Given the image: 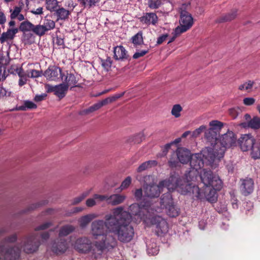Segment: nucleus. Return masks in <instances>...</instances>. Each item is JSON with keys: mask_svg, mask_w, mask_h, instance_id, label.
<instances>
[{"mask_svg": "<svg viewBox=\"0 0 260 260\" xmlns=\"http://www.w3.org/2000/svg\"><path fill=\"white\" fill-rule=\"evenodd\" d=\"M113 213V216H110L107 219L108 231L116 236L117 239L122 243L131 242L134 238L135 231L133 226L130 224V214L123 211L122 207L114 209Z\"/></svg>", "mask_w": 260, "mask_h": 260, "instance_id": "obj_1", "label": "nucleus"}, {"mask_svg": "<svg viewBox=\"0 0 260 260\" xmlns=\"http://www.w3.org/2000/svg\"><path fill=\"white\" fill-rule=\"evenodd\" d=\"M116 243V240L112 236H104L102 240L95 242L94 244L89 238L82 237L76 239L74 248L79 253L86 254L91 252L92 256L97 259L105 250L113 249Z\"/></svg>", "mask_w": 260, "mask_h": 260, "instance_id": "obj_2", "label": "nucleus"}, {"mask_svg": "<svg viewBox=\"0 0 260 260\" xmlns=\"http://www.w3.org/2000/svg\"><path fill=\"white\" fill-rule=\"evenodd\" d=\"M236 142L235 134L232 131H228L218 139L213 147H205L203 155L210 162H213L215 159H220L223 157L226 149L235 146Z\"/></svg>", "mask_w": 260, "mask_h": 260, "instance_id": "obj_3", "label": "nucleus"}, {"mask_svg": "<svg viewBox=\"0 0 260 260\" xmlns=\"http://www.w3.org/2000/svg\"><path fill=\"white\" fill-rule=\"evenodd\" d=\"M187 187L186 192H191L193 196L197 199L204 200H206L210 203H215L217 200V191L215 187H206L205 189H200L198 186L191 184H186Z\"/></svg>", "mask_w": 260, "mask_h": 260, "instance_id": "obj_4", "label": "nucleus"}, {"mask_svg": "<svg viewBox=\"0 0 260 260\" xmlns=\"http://www.w3.org/2000/svg\"><path fill=\"white\" fill-rule=\"evenodd\" d=\"M183 180L180 178L179 175L175 172H173L170 174V177L165 180H163L160 181V186L162 187H166L168 189L169 191H173L175 189L180 188L181 189L183 188L184 184L182 183ZM189 184V183H185V190L182 191V193L185 194L187 188L186 185Z\"/></svg>", "mask_w": 260, "mask_h": 260, "instance_id": "obj_5", "label": "nucleus"}, {"mask_svg": "<svg viewBox=\"0 0 260 260\" xmlns=\"http://www.w3.org/2000/svg\"><path fill=\"white\" fill-rule=\"evenodd\" d=\"M202 182L205 187H215L216 189L222 188V181L219 177L214 176L211 170L203 169L200 174Z\"/></svg>", "mask_w": 260, "mask_h": 260, "instance_id": "obj_6", "label": "nucleus"}, {"mask_svg": "<svg viewBox=\"0 0 260 260\" xmlns=\"http://www.w3.org/2000/svg\"><path fill=\"white\" fill-rule=\"evenodd\" d=\"M180 25L175 28L177 34H181L189 29L193 24V20L191 15L185 10H181L180 12Z\"/></svg>", "mask_w": 260, "mask_h": 260, "instance_id": "obj_7", "label": "nucleus"}, {"mask_svg": "<svg viewBox=\"0 0 260 260\" xmlns=\"http://www.w3.org/2000/svg\"><path fill=\"white\" fill-rule=\"evenodd\" d=\"M238 143L243 151L251 150L252 156L255 159L254 151L256 148L260 150V143L255 145V140L251 134L242 135L238 140Z\"/></svg>", "mask_w": 260, "mask_h": 260, "instance_id": "obj_8", "label": "nucleus"}, {"mask_svg": "<svg viewBox=\"0 0 260 260\" xmlns=\"http://www.w3.org/2000/svg\"><path fill=\"white\" fill-rule=\"evenodd\" d=\"M203 150L202 151V153H195L191 156L190 158V166L191 169L189 172L188 175L190 176V174L192 173L193 175H197L198 170H200L204 167V160L203 157L209 161L203 155Z\"/></svg>", "mask_w": 260, "mask_h": 260, "instance_id": "obj_9", "label": "nucleus"}, {"mask_svg": "<svg viewBox=\"0 0 260 260\" xmlns=\"http://www.w3.org/2000/svg\"><path fill=\"white\" fill-rule=\"evenodd\" d=\"M110 216H113L112 214H107L105 216V221L103 220H97L92 222L91 224V232L93 236L96 237L99 236L104 235L108 230L107 225V219Z\"/></svg>", "mask_w": 260, "mask_h": 260, "instance_id": "obj_10", "label": "nucleus"}, {"mask_svg": "<svg viewBox=\"0 0 260 260\" xmlns=\"http://www.w3.org/2000/svg\"><path fill=\"white\" fill-rule=\"evenodd\" d=\"M152 224L156 225V234L158 236H163L168 232L169 226L167 221L160 216H155L152 218Z\"/></svg>", "mask_w": 260, "mask_h": 260, "instance_id": "obj_11", "label": "nucleus"}, {"mask_svg": "<svg viewBox=\"0 0 260 260\" xmlns=\"http://www.w3.org/2000/svg\"><path fill=\"white\" fill-rule=\"evenodd\" d=\"M39 238L35 235H31L27 237L23 245V250L26 253H32L36 251L40 245Z\"/></svg>", "mask_w": 260, "mask_h": 260, "instance_id": "obj_12", "label": "nucleus"}, {"mask_svg": "<svg viewBox=\"0 0 260 260\" xmlns=\"http://www.w3.org/2000/svg\"><path fill=\"white\" fill-rule=\"evenodd\" d=\"M20 254V248L19 247L6 249L4 246H0V256H3L5 260H16L19 257Z\"/></svg>", "mask_w": 260, "mask_h": 260, "instance_id": "obj_13", "label": "nucleus"}, {"mask_svg": "<svg viewBox=\"0 0 260 260\" xmlns=\"http://www.w3.org/2000/svg\"><path fill=\"white\" fill-rule=\"evenodd\" d=\"M44 76L47 80L51 81H56L59 78L63 80L64 73L62 72L61 69L55 66H50L44 72Z\"/></svg>", "mask_w": 260, "mask_h": 260, "instance_id": "obj_14", "label": "nucleus"}, {"mask_svg": "<svg viewBox=\"0 0 260 260\" xmlns=\"http://www.w3.org/2000/svg\"><path fill=\"white\" fill-rule=\"evenodd\" d=\"M162 186H160V182L158 185L152 183L151 185L144 186L145 195L150 198H157L159 196Z\"/></svg>", "mask_w": 260, "mask_h": 260, "instance_id": "obj_15", "label": "nucleus"}, {"mask_svg": "<svg viewBox=\"0 0 260 260\" xmlns=\"http://www.w3.org/2000/svg\"><path fill=\"white\" fill-rule=\"evenodd\" d=\"M139 20L141 23L147 26L150 25L155 26L158 23V18L155 13L146 12L139 18Z\"/></svg>", "mask_w": 260, "mask_h": 260, "instance_id": "obj_16", "label": "nucleus"}, {"mask_svg": "<svg viewBox=\"0 0 260 260\" xmlns=\"http://www.w3.org/2000/svg\"><path fill=\"white\" fill-rule=\"evenodd\" d=\"M241 184L240 187L241 193L245 196H247L251 194L254 189V181L251 178H246L241 179Z\"/></svg>", "mask_w": 260, "mask_h": 260, "instance_id": "obj_17", "label": "nucleus"}, {"mask_svg": "<svg viewBox=\"0 0 260 260\" xmlns=\"http://www.w3.org/2000/svg\"><path fill=\"white\" fill-rule=\"evenodd\" d=\"M173 154L176 155L179 162L183 164H187L191 157L190 151L182 147L178 148Z\"/></svg>", "mask_w": 260, "mask_h": 260, "instance_id": "obj_18", "label": "nucleus"}, {"mask_svg": "<svg viewBox=\"0 0 260 260\" xmlns=\"http://www.w3.org/2000/svg\"><path fill=\"white\" fill-rule=\"evenodd\" d=\"M114 58L116 60L124 61L129 59L127 51L123 46L120 45L114 48Z\"/></svg>", "mask_w": 260, "mask_h": 260, "instance_id": "obj_19", "label": "nucleus"}, {"mask_svg": "<svg viewBox=\"0 0 260 260\" xmlns=\"http://www.w3.org/2000/svg\"><path fill=\"white\" fill-rule=\"evenodd\" d=\"M60 239L57 242H54L52 247V250L55 253H64L68 248L67 240L65 239Z\"/></svg>", "mask_w": 260, "mask_h": 260, "instance_id": "obj_20", "label": "nucleus"}, {"mask_svg": "<svg viewBox=\"0 0 260 260\" xmlns=\"http://www.w3.org/2000/svg\"><path fill=\"white\" fill-rule=\"evenodd\" d=\"M63 83L64 84L67 85V86L69 87L70 86H71L70 89L71 90L72 88L77 87H80V85L79 84H77L78 80L76 79V77L74 75V74L72 73L69 74L68 72L67 73V75H65L64 74V77H63Z\"/></svg>", "mask_w": 260, "mask_h": 260, "instance_id": "obj_21", "label": "nucleus"}, {"mask_svg": "<svg viewBox=\"0 0 260 260\" xmlns=\"http://www.w3.org/2000/svg\"><path fill=\"white\" fill-rule=\"evenodd\" d=\"M18 32V28H9L6 32H4L0 37V42L3 44L8 40H13L15 35Z\"/></svg>", "mask_w": 260, "mask_h": 260, "instance_id": "obj_22", "label": "nucleus"}, {"mask_svg": "<svg viewBox=\"0 0 260 260\" xmlns=\"http://www.w3.org/2000/svg\"><path fill=\"white\" fill-rule=\"evenodd\" d=\"M218 133L212 129H207L205 133V137L207 141L210 143V146L206 147H212L214 144L218 142Z\"/></svg>", "mask_w": 260, "mask_h": 260, "instance_id": "obj_23", "label": "nucleus"}, {"mask_svg": "<svg viewBox=\"0 0 260 260\" xmlns=\"http://www.w3.org/2000/svg\"><path fill=\"white\" fill-rule=\"evenodd\" d=\"M240 126L244 128L250 127L252 129H257L260 128V118L254 116L249 121L241 123Z\"/></svg>", "mask_w": 260, "mask_h": 260, "instance_id": "obj_24", "label": "nucleus"}, {"mask_svg": "<svg viewBox=\"0 0 260 260\" xmlns=\"http://www.w3.org/2000/svg\"><path fill=\"white\" fill-rule=\"evenodd\" d=\"M71 11L63 7H58L56 9L54 15L57 16V20H66L69 19Z\"/></svg>", "mask_w": 260, "mask_h": 260, "instance_id": "obj_25", "label": "nucleus"}, {"mask_svg": "<svg viewBox=\"0 0 260 260\" xmlns=\"http://www.w3.org/2000/svg\"><path fill=\"white\" fill-rule=\"evenodd\" d=\"M126 196L120 194H113L109 196L108 204L112 206L119 205L124 202Z\"/></svg>", "mask_w": 260, "mask_h": 260, "instance_id": "obj_26", "label": "nucleus"}, {"mask_svg": "<svg viewBox=\"0 0 260 260\" xmlns=\"http://www.w3.org/2000/svg\"><path fill=\"white\" fill-rule=\"evenodd\" d=\"M160 205L163 208H167L174 204L172 196L170 191L164 193L160 198Z\"/></svg>", "mask_w": 260, "mask_h": 260, "instance_id": "obj_27", "label": "nucleus"}, {"mask_svg": "<svg viewBox=\"0 0 260 260\" xmlns=\"http://www.w3.org/2000/svg\"><path fill=\"white\" fill-rule=\"evenodd\" d=\"M55 95L60 99H62L66 96L69 89L67 85L64 84L63 83L55 85Z\"/></svg>", "mask_w": 260, "mask_h": 260, "instance_id": "obj_28", "label": "nucleus"}, {"mask_svg": "<svg viewBox=\"0 0 260 260\" xmlns=\"http://www.w3.org/2000/svg\"><path fill=\"white\" fill-rule=\"evenodd\" d=\"M75 230V227L71 224H66L61 226L59 230L58 236L59 238L65 237Z\"/></svg>", "mask_w": 260, "mask_h": 260, "instance_id": "obj_29", "label": "nucleus"}, {"mask_svg": "<svg viewBox=\"0 0 260 260\" xmlns=\"http://www.w3.org/2000/svg\"><path fill=\"white\" fill-rule=\"evenodd\" d=\"M237 11L235 10L225 15H222L217 18L216 22L217 23H223L234 20L237 16Z\"/></svg>", "mask_w": 260, "mask_h": 260, "instance_id": "obj_30", "label": "nucleus"}, {"mask_svg": "<svg viewBox=\"0 0 260 260\" xmlns=\"http://www.w3.org/2000/svg\"><path fill=\"white\" fill-rule=\"evenodd\" d=\"M157 161L155 160H150L148 161L143 162L137 169V171L139 173L142 172L146 170L148 168H150L152 167H155L157 166Z\"/></svg>", "mask_w": 260, "mask_h": 260, "instance_id": "obj_31", "label": "nucleus"}, {"mask_svg": "<svg viewBox=\"0 0 260 260\" xmlns=\"http://www.w3.org/2000/svg\"><path fill=\"white\" fill-rule=\"evenodd\" d=\"M82 6L89 9L99 5L101 0H77Z\"/></svg>", "mask_w": 260, "mask_h": 260, "instance_id": "obj_32", "label": "nucleus"}, {"mask_svg": "<svg viewBox=\"0 0 260 260\" xmlns=\"http://www.w3.org/2000/svg\"><path fill=\"white\" fill-rule=\"evenodd\" d=\"M166 213L168 216L171 217H176L178 216L180 212V210L176 205L173 204L166 208Z\"/></svg>", "mask_w": 260, "mask_h": 260, "instance_id": "obj_33", "label": "nucleus"}, {"mask_svg": "<svg viewBox=\"0 0 260 260\" xmlns=\"http://www.w3.org/2000/svg\"><path fill=\"white\" fill-rule=\"evenodd\" d=\"M34 25L28 20H26L20 23L18 30L23 32L32 31Z\"/></svg>", "mask_w": 260, "mask_h": 260, "instance_id": "obj_34", "label": "nucleus"}, {"mask_svg": "<svg viewBox=\"0 0 260 260\" xmlns=\"http://www.w3.org/2000/svg\"><path fill=\"white\" fill-rule=\"evenodd\" d=\"M132 42L134 46L137 47L144 44V40L143 38V32L139 31L137 34L132 37Z\"/></svg>", "mask_w": 260, "mask_h": 260, "instance_id": "obj_35", "label": "nucleus"}, {"mask_svg": "<svg viewBox=\"0 0 260 260\" xmlns=\"http://www.w3.org/2000/svg\"><path fill=\"white\" fill-rule=\"evenodd\" d=\"M94 217L93 214H88L81 217L79 220L80 226L82 228H85Z\"/></svg>", "mask_w": 260, "mask_h": 260, "instance_id": "obj_36", "label": "nucleus"}, {"mask_svg": "<svg viewBox=\"0 0 260 260\" xmlns=\"http://www.w3.org/2000/svg\"><path fill=\"white\" fill-rule=\"evenodd\" d=\"M136 179L138 180L140 183H143L144 187L147 185H151L152 184L151 182L153 181V177L151 175H145L143 176L137 175L136 176Z\"/></svg>", "mask_w": 260, "mask_h": 260, "instance_id": "obj_37", "label": "nucleus"}, {"mask_svg": "<svg viewBox=\"0 0 260 260\" xmlns=\"http://www.w3.org/2000/svg\"><path fill=\"white\" fill-rule=\"evenodd\" d=\"M19 77L18 85L20 86H22L26 83L27 78L29 77V73L26 74L24 72L23 69H20L19 72L17 74Z\"/></svg>", "mask_w": 260, "mask_h": 260, "instance_id": "obj_38", "label": "nucleus"}, {"mask_svg": "<svg viewBox=\"0 0 260 260\" xmlns=\"http://www.w3.org/2000/svg\"><path fill=\"white\" fill-rule=\"evenodd\" d=\"M101 64L104 69L106 71L108 72L111 70V68L112 64L113 61L111 58L109 56H107L106 59L100 58Z\"/></svg>", "mask_w": 260, "mask_h": 260, "instance_id": "obj_39", "label": "nucleus"}, {"mask_svg": "<svg viewBox=\"0 0 260 260\" xmlns=\"http://www.w3.org/2000/svg\"><path fill=\"white\" fill-rule=\"evenodd\" d=\"M209 126L210 127L209 129H212L218 133L223 127V123L218 120H212L209 122Z\"/></svg>", "mask_w": 260, "mask_h": 260, "instance_id": "obj_40", "label": "nucleus"}, {"mask_svg": "<svg viewBox=\"0 0 260 260\" xmlns=\"http://www.w3.org/2000/svg\"><path fill=\"white\" fill-rule=\"evenodd\" d=\"M42 26L46 32L47 31L53 29L55 26V22L51 19H45Z\"/></svg>", "mask_w": 260, "mask_h": 260, "instance_id": "obj_41", "label": "nucleus"}, {"mask_svg": "<svg viewBox=\"0 0 260 260\" xmlns=\"http://www.w3.org/2000/svg\"><path fill=\"white\" fill-rule=\"evenodd\" d=\"M22 39L25 44H31L34 42L35 37L30 32H23Z\"/></svg>", "mask_w": 260, "mask_h": 260, "instance_id": "obj_42", "label": "nucleus"}, {"mask_svg": "<svg viewBox=\"0 0 260 260\" xmlns=\"http://www.w3.org/2000/svg\"><path fill=\"white\" fill-rule=\"evenodd\" d=\"M162 2L159 0H148L147 5L148 8L151 10H155L158 9L162 5Z\"/></svg>", "mask_w": 260, "mask_h": 260, "instance_id": "obj_43", "label": "nucleus"}, {"mask_svg": "<svg viewBox=\"0 0 260 260\" xmlns=\"http://www.w3.org/2000/svg\"><path fill=\"white\" fill-rule=\"evenodd\" d=\"M58 7V2L55 0H49L46 1V9L50 12H55Z\"/></svg>", "mask_w": 260, "mask_h": 260, "instance_id": "obj_44", "label": "nucleus"}, {"mask_svg": "<svg viewBox=\"0 0 260 260\" xmlns=\"http://www.w3.org/2000/svg\"><path fill=\"white\" fill-rule=\"evenodd\" d=\"M32 32L40 37L44 36L46 33L42 25L41 24L34 25Z\"/></svg>", "mask_w": 260, "mask_h": 260, "instance_id": "obj_45", "label": "nucleus"}, {"mask_svg": "<svg viewBox=\"0 0 260 260\" xmlns=\"http://www.w3.org/2000/svg\"><path fill=\"white\" fill-rule=\"evenodd\" d=\"M182 110V108L179 104H176L173 106L171 114L176 118H178L180 116V112Z\"/></svg>", "mask_w": 260, "mask_h": 260, "instance_id": "obj_46", "label": "nucleus"}, {"mask_svg": "<svg viewBox=\"0 0 260 260\" xmlns=\"http://www.w3.org/2000/svg\"><path fill=\"white\" fill-rule=\"evenodd\" d=\"M21 67H19L18 64H12L8 69V72L11 74L16 75L19 72L20 69H22Z\"/></svg>", "mask_w": 260, "mask_h": 260, "instance_id": "obj_47", "label": "nucleus"}, {"mask_svg": "<svg viewBox=\"0 0 260 260\" xmlns=\"http://www.w3.org/2000/svg\"><path fill=\"white\" fill-rule=\"evenodd\" d=\"M132 183V178L127 176L121 183L120 188L121 190L127 188Z\"/></svg>", "mask_w": 260, "mask_h": 260, "instance_id": "obj_48", "label": "nucleus"}, {"mask_svg": "<svg viewBox=\"0 0 260 260\" xmlns=\"http://www.w3.org/2000/svg\"><path fill=\"white\" fill-rule=\"evenodd\" d=\"M27 72L28 73L30 74L29 78H36L42 76V75H43V73L42 71H39L35 69L31 70L29 72L27 71Z\"/></svg>", "mask_w": 260, "mask_h": 260, "instance_id": "obj_49", "label": "nucleus"}, {"mask_svg": "<svg viewBox=\"0 0 260 260\" xmlns=\"http://www.w3.org/2000/svg\"><path fill=\"white\" fill-rule=\"evenodd\" d=\"M158 248L155 245H154V247L153 246H150V245H149L147 247V252L150 255H156L158 253Z\"/></svg>", "mask_w": 260, "mask_h": 260, "instance_id": "obj_50", "label": "nucleus"}, {"mask_svg": "<svg viewBox=\"0 0 260 260\" xmlns=\"http://www.w3.org/2000/svg\"><path fill=\"white\" fill-rule=\"evenodd\" d=\"M11 59L9 57L8 58H6L4 56H0V65L4 67V68H6L7 65H8L10 63Z\"/></svg>", "mask_w": 260, "mask_h": 260, "instance_id": "obj_51", "label": "nucleus"}, {"mask_svg": "<svg viewBox=\"0 0 260 260\" xmlns=\"http://www.w3.org/2000/svg\"><path fill=\"white\" fill-rule=\"evenodd\" d=\"M206 129V126L205 125H202L200 126L198 128L196 129L192 132V137H198L201 134V133L205 131Z\"/></svg>", "mask_w": 260, "mask_h": 260, "instance_id": "obj_52", "label": "nucleus"}, {"mask_svg": "<svg viewBox=\"0 0 260 260\" xmlns=\"http://www.w3.org/2000/svg\"><path fill=\"white\" fill-rule=\"evenodd\" d=\"M149 52V49L147 50H143L141 51L138 50L137 51L134 55H133V58L134 59H137L141 57H142L144 56L145 54H146Z\"/></svg>", "mask_w": 260, "mask_h": 260, "instance_id": "obj_53", "label": "nucleus"}, {"mask_svg": "<svg viewBox=\"0 0 260 260\" xmlns=\"http://www.w3.org/2000/svg\"><path fill=\"white\" fill-rule=\"evenodd\" d=\"M179 162V161L178 160V158H173V157H171V158L168 161V165L170 168H176L178 166Z\"/></svg>", "mask_w": 260, "mask_h": 260, "instance_id": "obj_54", "label": "nucleus"}, {"mask_svg": "<svg viewBox=\"0 0 260 260\" xmlns=\"http://www.w3.org/2000/svg\"><path fill=\"white\" fill-rule=\"evenodd\" d=\"M21 11V8L20 7H15L14 10L12 11L10 15V17L12 19H14L20 14Z\"/></svg>", "mask_w": 260, "mask_h": 260, "instance_id": "obj_55", "label": "nucleus"}, {"mask_svg": "<svg viewBox=\"0 0 260 260\" xmlns=\"http://www.w3.org/2000/svg\"><path fill=\"white\" fill-rule=\"evenodd\" d=\"M94 111H95L94 110V107L92 106L89 107L88 108L84 109L83 110L80 111L79 112V114L80 115H86L91 113Z\"/></svg>", "mask_w": 260, "mask_h": 260, "instance_id": "obj_56", "label": "nucleus"}, {"mask_svg": "<svg viewBox=\"0 0 260 260\" xmlns=\"http://www.w3.org/2000/svg\"><path fill=\"white\" fill-rule=\"evenodd\" d=\"M230 194L232 207L234 209H237L238 208V201L234 193H231Z\"/></svg>", "mask_w": 260, "mask_h": 260, "instance_id": "obj_57", "label": "nucleus"}, {"mask_svg": "<svg viewBox=\"0 0 260 260\" xmlns=\"http://www.w3.org/2000/svg\"><path fill=\"white\" fill-rule=\"evenodd\" d=\"M52 223L51 222H45L40 226H38L35 228V231H38L40 230H44L47 229L52 225Z\"/></svg>", "mask_w": 260, "mask_h": 260, "instance_id": "obj_58", "label": "nucleus"}, {"mask_svg": "<svg viewBox=\"0 0 260 260\" xmlns=\"http://www.w3.org/2000/svg\"><path fill=\"white\" fill-rule=\"evenodd\" d=\"M134 196L136 200L139 201L141 200L143 196V190L142 188H139L135 190Z\"/></svg>", "mask_w": 260, "mask_h": 260, "instance_id": "obj_59", "label": "nucleus"}, {"mask_svg": "<svg viewBox=\"0 0 260 260\" xmlns=\"http://www.w3.org/2000/svg\"><path fill=\"white\" fill-rule=\"evenodd\" d=\"M93 198L95 200H98L99 201H103L105 200L108 203V199L109 198V196L107 195L95 194L93 196Z\"/></svg>", "mask_w": 260, "mask_h": 260, "instance_id": "obj_60", "label": "nucleus"}, {"mask_svg": "<svg viewBox=\"0 0 260 260\" xmlns=\"http://www.w3.org/2000/svg\"><path fill=\"white\" fill-rule=\"evenodd\" d=\"M48 203V201H42L40 203H37V204H32L30 207L29 208H28V210H34L38 207H39L40 206H41L42 205H45L46 204Z\"/></svg>", "mask_w": 260, "mask_h": 260, "instance_id": "obj_61", "label": "nucleus"}, {"mask_svg": "<svg viewBox=\"0 0 260 260\" xmlns=\"http://www.w3.org/2000/svg\"><path fill=\"white\" fill-rule=\"evenodd\" d=\"M24 102L26 109H35L37 108V105L31 101H25Z\"/></svg>", "mask_w": 260, "mask_h": 260, "instance_id": "obj_62", "label": "nucleus"}, {"mask_svg": "<svg viewBox=\"0 0 260 260\" xmlns=\"http://www.w3.org/2000/svg\"><path fill=\"white\" fill-rule=\"evenodd\" d=\"M255 100L253 98H245L243 100V103L246 106H251L253 105Z\"/></svg>", "mask_w": 260, "mask_h": 260, "instance_id": "obj_63", "label": "nucleus"}, {"mask_svg": "<svg viewBox=\"0 0 260 260\" xmlns=\"http://www.w3.org/2000/svg\"><path fill=\"white\" fill-rule=\"evenodd\" d=\"M56 44L58 46H59L61 48H65V44L64 43L63 39L60 37H59L58 36L56 37Z\"/></svg>", "mask_w": 260, "mask_h": 260, "instance_id": "obj_64", "label": "nucleus"}]
</instances>
